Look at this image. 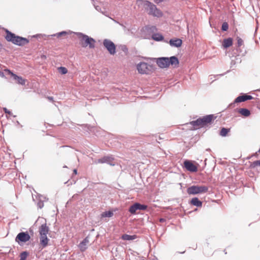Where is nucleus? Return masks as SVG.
Masks as SVG:
<instances>
[{"label":"nucleus","mask_w":260,"mask_h":260,"mask_svg":"<svg viewBox=\"0 0 260 260\" xmlns=\"http://www.w3.org/2000/svg\"><path fill=\"white\" fill-rule=\"evenodd\" d=\"M5 112L6 113H8L9 114H10V112H8V111H6V109H5Z\"/></svg>","instance_id":"obj_38"},{"label":"nucleus","mask_w":260,"mask_h":260,"mask_svg":"<svg viewBox=\"0 0 260 260\" xmlns=\"http://www.w3.org/2000/svg\"><path fill=\"white\" fill-rule=\"evenodd\" d=\"M47 99H48L49 101H52V102H53V101H53V97H52V96H48V97L47 98Z\"/></svg>","instance_id":"obj_33"},{"label":"nucleus","mask_w":260,"mask_h":260,"mask_svg":"<svg viewBox=\"0 0 260 260\" xmlns=\"http://www.w3.org/2000/svg\"><path fill=\"white\" fill-rule=\"evenodd\" d=\"M156 63L161 68H166L171 65L174 68L178 67L179 61L175 56L169 57H161L157 59Z\"/></svg>","instance_id":"obj_2"},{"label":"nucleus","mask_w":260,"mask_h":260,"mask_svg":"<svg viewBox=\"0 0 260 260\" xmlns=\"http://www.w3.org/2000/svg\"><path fill=\"white\" fill-rule=\"evenodd\" d=\"M4 71L8 73V74L10 75L16 81L17 83L22 85L25 84L26 80L23 79L22 77L18 76L17 75L14 74L9 69H5Z\"/></svg>","instance_id":"obj_11"},{"label":"nucleus","mask_w":260,"mask_h":260,"mask_svg":"<svg viewBox=\"0 0 260 260\" xmlns=\"http://www.w3.org/2000/svg\"><path fill=\"white\" fill-rule=\"evenodd\" d=\"M30 239V237L27 232H21L16 236L15 241L20 244L21 243H25L28 241Z\"/></svg>","instance_id":"obj_9"},{"label":"nucleus","mask_w":260,"mask_h":260,"mask_svg":"<svg viewBox=\"0 0 260 260\" xmlns=\"http://www.w3.org/2000/svg\"><path fill=\"white\" fill-rule=\"evenodd\" d=\"M160 222H163V221H164V219H162V218H161V219H160Z\"/></svg>","instance_id":"obj_37"},{"label":"nucleus","mask_w":260,"mask_h":260,"mask_svg":"<svg viewBox=\"0 0 260 260\" xmlns=\"http://www.w3.org/2000/svg\"><path fill=\"white\" fill-rule=\"evenodd\" d=\"M113 159L109 156H104L102 158H100L98 159V162L99 163H108L112 165V164L110 163V162L113 160Z\"/></svg>","instance_id":"obj_19"},{"label":"nucleus","mask_w":260,"mask_h":260,"mask_svg":"<svg viewBox=\"0 0 260 260\" xmlns=\"http://www.w3.org/2000/svg\"><path fill=\"white\" fill-rule=\"evenodd\" d=\"M253 97L249 95L243 94L241 96H239L237 97L235 101L236 103H241L243 102H245L247 100H252Z\"/></svg>","instance_id":"obj_14"},{"label":"nucleus","mask_w":260,"mask_h":260,"mask_svg":"<svg viewBox=\"0 0 260 260\" xmlns=\"http://www.w3.org/2000/svg\"><path fill=\"white\" fill-rule=\"evenodd\" d=\"M150 29L152 30V31L153 30H156V28L155 26H152L151 28H150Z\"/></svg>","instance_id":"obj_35"},{"label":"nucleus","mask_w":260,"mask_h":260,"mask_svg":"<svg viewBox=\"0 0 260 260\" xmlns=\"http://www.w3.org/2000/svg\"><path fill=\"white\" fill-rule=\"evenodd\" d=\"M229 28V24L227 22H224L222 23L221 29L223 31H226Z\"/></svg>","instance_id":"obj_28"},{"label":"nucleus","mask_w":260,"mask_h":260,"mask_svg":"<svg viewBox=\"0 0 260 260\" xmlns=\"http://www.w3.org/2000/svg\"><path fill=\"white\" fill-rule=\"evenodd\" d=\"M190 203L191 204L197 207H201L202 205V202L200 201L197 198H192L190 201Z\"/></svg>","instance_id":"obj_22"},{"label":"nucleus","mask_w":260,"mask_h":260,"mask_svg":"<svg viewBox=\"0 0 260 260\" xmlns=\"http://www.w3.org/2000/svg\"><path fill=\"white\" fill-rule=\"evenodd\" d=\"M184 167L191 172H196L198 171L197 167L190 160H185L184 162Z\"/></svg>","instance_id":"obj_12"},{"label":"nucleus","mask_w":260,"mask_h":260,"mask_svg":"<svg viewBox=\"0 0 260 260\" xmlns=\"http://www.w3.org/2000/svg\"><path fill=\"white\" fill-rule=\"evenodd\" d=\"M120 48H121V50L122 51H123L126 54H127V53H128V49H127V48L126 47V46H125V45L121 46Z\"/></svg>","instance_id":"obj_31"},{"label":"nucleus","mask_w":260,"mask_h":260,"mask_svg":"<svg viewBox=\"0 0 260 260\" xmlns=\"http://www.w3.org/2000/svg\"><path fill=\"white\" fill-rule=\"evenodd\" d=\"M238 47H240L243 45L244 42L243 40L239 37H237Z\"/></svg>","instance_id":"obj_30"},{"label":"nucleus","mask_w":260,"mask_h":260,"mask_svg":"<svg viewBox=\"0 0 260 260\" xmlns=\"http://www.w3.org/2000/svg\"><path fill=\"white\" fill-rule=\"evenodd\" d=\"M213 119V116L212 115H207L198 119L197 120L192 121L190 124L194 127L195 128L203 127L207 124L210 123Z\"/></svg>","instance_id":"obj_5"},{"label":"nucleus","mask_w":260,"mask_h":260,"mask_svg":"<svg viewBox=\"0 0 260 260\" xmlns=\"http://www.w3.org/2000/svg\"><path fill=\"white\" fill-rule=\"evenodd\" d=\"M74 172L75 174H77V170H74Z\"/></svg>","instance_id":"obj_40"},{"label":"nucleus","mask_w":260,"mask_h":260,"mask_svg":"<svg viewBox=\"0 0 260 260\" xmlns=\"http://www.w3.org/2000/svg\"><path fill=\"white\" fill-rule=\"evenodd\" d=\"M238 112L242 116L248 117L250 115V112L249 110L245 108H240L238 109Z\"/></svg>","instance_id":"obj_20"},{"label":"nucleus","mask_w":260,"mask_h":260,"mask_svg":"<svg viewBox=\"0 0 260 260\" xmlns=\"http://www.w3.org/2000/svg\"><path fill=\"white\" fill-rule=\"evenodd\" d=\"M113 215V213L112 211H105L102 213L101 216L102 217H110Z\"/></svg>","instance_id":"obj_25"},{"label":"nucleus","mask_w":260,"mask_h":260,"mask_svg":"<svg viewBox=\"0 0 260 260\" xmlns=\"http://www.w3.org/2000/svg\"><path fill=\"white\" fill-rule=\"evenodd\" d=\"M89 243L88 237H86L79 245V247L81 251H85Z\"/></svg>","instance_id":"obj_16"},{"label":"nucleus","mask_w":260,"mask_h":260,"mask_svg":"<svg viewBox=\"0 0 260 260\" xmlns=\"http://www.w3.org/2000/svg\"><path fill=\"white\" fill-rule=\"evenodd\" d=\"M2 44L0 43V50L2 49Z\"/></svg>","instance_id":"obj_41"},{"label":"nucleus","mask_w":260,"mask_h":260,"mask_svg":"<svg viewBox=\"0 0 260 260\" xmlns=\"http://www.w3.org/2000/svg\"><path fill=\"white\" fill-rule=\"evenodd\" d=\"M137 238L136 235H129L127 234H124L121 236V239L123 240L130 241L136 239Z\"/></svg>","instance_id":"obj_21"},{"label":"nucleus","mask_w":260,"mask_h":260,"mask_svg":"<svg viewBox=\"0 0 260 260\" xmlns=\"http://www.w3.org/2000/svg\"><path fill=\"white\" fill-rule=\"evenodd\" d=\"M103 45L110 54H115L116 52V46L113 42L110 40L105 39L104 40Z\"/></svg>","instance_id":"obj_8"},{"label":"nucleus","mask_w":260,"mask_h":260,"mask_svg":"<svg viewBox=\"0 0 260 260\" xmlns=\"http://www.w3.org/2000/svg\"><path fill=\"white\" fill-rule=\"evenodd\" d=\"M153 40L156 41H160L163 40L164 37L160 34H154L152 36Z\"/></svg>","instance_id":"obj_23"},{"label":"nucleus","mask_w":260,"mask_h":260,"mask_svg":"<svg viewBox=\"0 0 260 260\" xmlns=\"http://www.w3.org/2000/svg\"><path fill=\"white\" fill-rule=\"evenodd\" d=\"M58 70L61 74H66L68 73V70L66 68L60 67L58 68Z\"/></svg>","instance_id":"obj_26"},{"label":"nucleus","mask_w":260,"mask_h":260,"mask_svg":"<svg viewBox=\"0 0 260 260\" xmlns=\"http://www.w3.org/2000/svg\"><path fill=\"white\" fill-rule=\"evenodd\" d=\"M95 40L87 35H82L81 44L82 47H86L89 46L90 48H94L95 47Z\"/></svg>","instance_id":"obj_7"},{"label":"nucleus","mask_w":260,"mask_h":260,"mask_svg":"<svg viewBox=\"0 0 260 260\" xmlns=\"http://www.w3.org/2000/svg\"><path fill=\"white\" fill-rule=\"evenodd\" d=\"M136 4L139 7H142L145 9L150 15L158 18L161 17L163 15V13L160 10L148 1L137 0Z\"/></svg>","instance_id":"obj_1"},{"label":"nucleus","mask_w":260,"mask_h":260,"mask_svg":"<svg viewBox=\"0 0 260 260\" xmlns=\"http://www.w3.org/2000/svg\"><path fill=\"white\" fill-rule=\"evenodd\" d=\"M27 255H28V253H27V252L24 251V252H22L20 254V260H26Z\"/></svg>","instance_id":"obj_27"},{"label":"nucleus","mask_w":260,"mask_h":260,"mask_svg":"<svg viewBox=\"0 0 260 260\" xmlns=\"http://www.w3.org/2000/svg\"><path fill=\"white\" fill-rule=\"evenodd\" d=\"M169 44L171 46L179 47L182 44V41L180 39H172L169 41Z\"/></svg>","instance_id":"obj_15"},{"label":"nucleus","mask_w":260,"mask_h":260,"mask_svg":"<svg viewBox=\"0 0 260 260\" xmlns=\"http://www.w3.org/2000/svg\"><path fill=\"white\" fill-rule=\"evenodd\" d=\"M49 232V228L46 223L42 224L39 228V234L40 236L47 235Z\"/></svg>","instance_id":"obj_17"},{"label":"nucleus","mask_w":260,"mask_h":260,"mask_svg":"<svg viewBox=\"0 0 260 260\" xmlns=\"http://www.w3.org/2000/svg\"><path fill=\"white\" fill-rule=\"evenodd\" d=\"M136 69L138 73L141 75H150L154 72L152 64L144 61H141L136 64Z\"/></svg>","instance_id":"obj_4"},{"label":"nucleus","mask_w":260,"mask_h":260,"mask_svg":"<svg viewBox=\"0 0 260 260\" xmlns=\"http://www.w3.org/2000/svg\"><path fill=\"white\" fill-rule=\"evenodd\" d=\"M49 239L47 238V235H42L40 237V245L42 249L46 247L49 242Z\"/></svg>","instance_id":"obj_13"},{"label":"nucleus","mask_w":260,"mask_h":260,"mask_svg":"<svg viewBox=\"0 0 260 260\" xmlns=\"http://www.w3.org/2000/svg\"><path fill=\"white\" fill-rule=\"evenodd\" d=\"M6 36L5 39L8 42H11L13 44L19 45L23 46L27 44L28 43V40L23 37L16 36L14 34L12 33L8 30H6Z\"/></svg>","instance_id":"obj_3"},{"label":"nucleus","mask_w":260,"mask_h":260,"mask_svg":"<svg viewBox=\"0 0 260 260\" xmlns=\"http://www.w3.org/2000/svg\"><path fill=\"white\" fill-rule=\"evenodd\" d=\"M257 166H260V160L254 161L251 164V167L253 168Z\"/></svg>","instance_id":"obj_29"},{"label":"nucleus","mask_w":260,"mask_h":260,"mask_svg":"<svg viewBox=\"0 0 260 260\" xmlns=\"http://www.w3.org/2000/svg\"><path fill=\"white\" fill-rule=\"evenodd\" d=\"M0 76L3 78H4L5 77L4 73L1 71H0Z\"/></svg>","instance_id":"obj_36"},{"label":"nucleus","mask_w":260,"mask_h":260,"mask_svg":"<svg viewBox=\"0 0 260 260\" xmlns=\"http://www.w3.org/2000/svg\"><path fill=\"white\" fill-rule=\"evenodd\" d=\"M233 45V39L231 38L224 39L222 42V46L224 48H229Z\"/></svg>","instance_id":"obj_18"},{"label":"nucleus","mask_w":260,"mask_h":260,"mask_svg":"<svg viewBox=\"0 0 260 260\" xmlns=\"http://www.w3.org/2000/svg\"><path fill=\"white\" fill-rule=\"evenodd\" d=\"M230 128H226L224 127H223L221 128L220 132V135L222 137H225L230 132Z\"/></svg>","instance_id":"obj_24"},{"label":"nucleus","mask_w":260,"mask_h":260,"mask_svg":"<svg viewBox=\"0 0 260 260\" xmlns=\"http://www.w3.org/2000/svg\"><path fill=\"white\" fill-rule=\"evenodd\" d=\"M164 0H154V1L156 3H159L161 2H162Z\"/></svg>","instance_id":"obj_34"},{"label":"nucleus","mask_w":260,"mask_h":260,"mask_svg":"<svg viewBox=\"0 0 260 260\" xmlns=\"http://www.w3.org/2000/svg\"><path fill=\"white\" fill-rule=\"evenodd\" d=\"M147 208V206L136 203L129 207L128 211L132 214H135L137 210H145Z\"/></svg>","instance_id":"obj_10"},{"label":"nucleus","mask_w":260,"mask_h":260,"mask_svg":"<svg viewBox=\"0 0 260 260\" xmlns=\"http://www.w3.org/2000/svg\"><path fill=\"white\" fill-rule=\"evenodd\" d=\"M5 112L6 113H8L9 114H10V112H8V111H6V109H5Z\"/></svg>","instance_id":"obj_39"},{"label":"nucleus","mask_w":260,"mask_h":260,"mask_svg":"<svg viewBox=\"0 0 260 260\" xmlns=\"http://www.w3.org/2000/svg\"><path fill=\"white\" fill-rule=\"evenodd\" d=\"M208 190V187L205 185H192L187 189V192L189 194H197L206 193Z\"/></svg>","instance_id":"obj_6"},{"label":"nucleus","mask_w":260,"mask_h":260,"mask_svg":"<svg viewBox=\"0 0 260 260\" xmlns=\"http://www.w3.org/2000/svg\"><path fill=\"white\" fill-rule=\"evenodd\" d=\"M67 32L66 31H61V32H60L58 33V34H57V36L58 37H60V36H61L66 35H67Z\"/></svg>","instance_id":"obj_32"}]
</instances>
